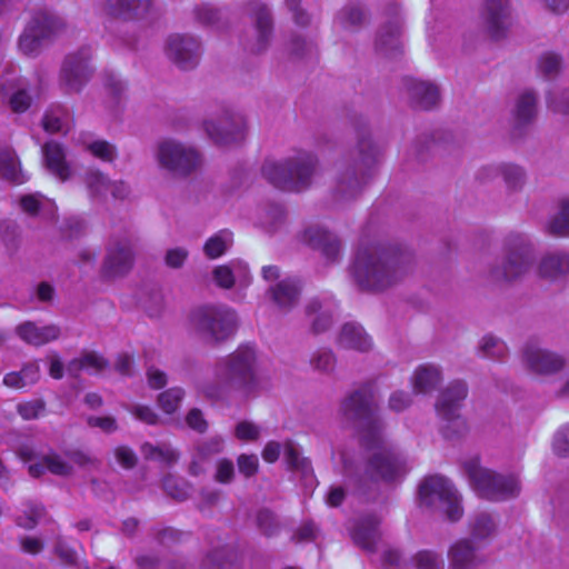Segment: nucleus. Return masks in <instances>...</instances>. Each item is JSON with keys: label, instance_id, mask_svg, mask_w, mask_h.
Wrapping results in <instances>:
<instances>
[{"label": "nucleus", "instance_id": "nucleus-1", "mask_svg": "<svg viewBox=\"0 0 569 569\" xmlns=\"http://www.w3.org/2000/svg\"><path fill=\"white\" fill-rule=\"evenodd\" d=\"M376 408L372 386H365L357 390L341 405L343 417L359 426L361 442L371 451L368 461L361 468L355 465L346 453L341 456L346 478L360 487L378 481L399 482L409 471L406 457L398 449L386 443L381 433V423L376 416Z\"/></svg>", "mask_w": 569, "mask_h": 569}, {"label": "nucleus", "instance_id": "nucleus-2", "mask_svg": "<svg viewBox=\"0 0 569 569\" xmlns=\"http://www.w3.org/2000/svg\"><path fill=\"white\" fill-rule=\"evenodd\" d=\"M409 257L398 248L361 242L352 264L353 277L363 290L379 291L398 281Z\"/></svg>", "mask_w": 569, "mask_h": 569}, {"label": "nucleus", "instance_id": "nucleus-3", "mask_svg": "<svg viewBox=\"0 0 569 569\" xmlns=\"http://www.w3.org/2000/svg\"><path fill=\"white\" fill-rule=\"evenodd\" d=\"M256 353L251 347H239L233 353L218 361L214 382L198 385V390L209 399H222L232 391L250 395L254 391Z\"/></svg>", "mask_w": 569, "mask_h": 569}, {"label": "nucleus", "instance_id": "nucleus-4", "mask_svg": "<svg viewBox=\"0 0 569 569\" xmlns=\"http://www.w3.org/2000/svg\"><path fill=\"white\" fill-rule=\"evenodd\" d=\"M317 159L307 151H298L286 161L267 159L261 168L262 176L276 188L300 191L310 184L316 172Z\"/></svg>", "mask_w": 569, "mask_h": 569}, {"label": "nucleus", "instance_id": "nucleus-5", "mask_svg": "<svg viewBox=\"0 0 569 569\" xmlns=\"http://www.w3.org/2000/svg\"><path fill=\"white\" fill-rule=\"evenodd\" d=\"M67 29L66 20L48 9H38L31 13L18 40L20 52L28 57L40 53L44 43L51 41Z\"/></svg>", "mask_w": 569, "mask_h": 569}, {"label": "nucleus", "instance_id": "nucleus-6", "mask_svg": "<svg viewBox=\"0 0 569 569\" xmlns=\"http://www.w3.org/2000/svg\"><path fill=\"white\" fill-rule=\"evenodd\" d=\"M463 468L471 487L483 498L505 500L520 491V482L515 476H502L485 469L477 458L466 461Z\"/></svg>", "mask_w": 569, "mask_h": 569}, {"label": "nucleus", "instance_id": "nucleus-7", "mask_svg": "<svg viewBox=\"0 0 569 569\" xmlns=\"http://www.w3.org/2000/svg\"><path fill=\"white\" fill-rule=\"evenodd\" d=\"M359 156V161L347 166L337 178L336 192L342 199H351L360 193L373 173V167L379 159V151L370 140H361Z\"/></svg>", "mask_w": 569, "mask_h": 569}, {"label": "nucleus", "instance_id": "nucleus-8", "mask_svg": "<svg viewBox=\"0 0 569 569\" xmlns=\"http://www.w3.org/2000/svg\"><path fill=\"white\" fill-rule=\"evenodd\" d=\"M419 500L426 507L443 511L451 521L463 513L460 495L452 482L441 476L428 477L420 483Z\"/></svg>", "mask_w": 569, "mask_h": 569}, {"label": "nucleus", "instance_id": "nucleus-9", "mask_svg": "<svg viewBox=\"0 0 569 569\" xmlns=\"http://www.w3.org/2000/svg\"><path fill=\"white\" fill-rule=\"evenodd\" d=\"M192 327L203 337L216 342L231 337L237 330L236 312L224 306H206L190 315Z\"/></svg>", "mask_w": 569, "mask_h": 569}, {"label": "nucleus", "instance_id": "nucleus-10", "mask_svg": "<svg viewBox=\"0 0 569 569\" xmlns=\"http://www.w3.org/2000/svg\"><path fill=\"white\" fill-rule=\"evenodd\" d=\"M531 262V249L520 233H510L503 242V256L499 264L491 270L498 281H512L525 274Z\"/></svg>", "mask_w": 569, "mask_h": 569}, {"label": "nucleus", "instance_id": "nucleus-11", "mask_svg": "<svg viewBox=\"0 0 569 569\" xmlns=\"http://www.w3.org/2000/svg\"><path fill=\"white\" fill-rule=\"evenodd\" d=\"M468 393L463 381L457 380L443 389L436 402V411L441 420V432L446 438H452L466 429V422L460 409Z\"/></svg>", "mask_w": 569, "mask_h": 569}, {"label": "nucleus", "instance_id": "nucleus-12", "mask_svg": "<svg viewBox=\"0 0 569 569\" xmlns=\"http://www.w3.org/2000/svg\"><path fill=\"white\" fill-rule=\"evenodd\" d=\"M156 158L159 166L174 176L186 177L201 164L199 152L176 140H163L158 144Z\"/></svg>", "mask_w": 569, "mask_h": 569}, {"label": "nucleus", "instance_id": "nucleus-13", "mask_svg": "<svg viewBox=\"0 0 569 569\" xmlns=\"http://www.w3.org/2000/svg\"><path fill=\"white\" fill-rule=\"evenodd\" d=\"M91 47L84 46L64 58L60 70V84L67 92L80 91L91 78Z\"/></svg>", "mask_w": 569, "mask_h": 569}, {"label": "nucleus", "instance_id": "nucleus-14", "mask_svg": "<svg viewBox=\"0 0 569 569\" xmlns=\"http://www.w3.org/2000/svg\"><path fill=\"white\" fill-rule=\"evenodd\" d=\"M31 101L29 82L16 70H9L0 78V102L2 106L14 113H23L31 106Z\"/></svg>", "mask_w": 569, "mask_h": 569}, {"label": "nucleus", "instance_id": "nucleus-15", "mask_svg": "<svg viewBox=\"0 0 569 569\" xmlns=\"http://www.w3.org/2000/svg\"><path fill=\"white\" fill-rule=\"evenodd\" d=\"M209 139L218 146H230L244 137L246 121L241 113L227 111L217 121L209 119L203 123Z\"/></svg>", "mask_w": 569, "mask_h": 569}, {"label": "nucleus", "instance_id": "nucleus-16", "mask_svg": "<svg viewBox=\"0 0 569 569\" xmlns=\"http://www.w3.org/2000/svg\"><path fill=\"white\" fill-rule=\"evenodd\" d=\"M244 11L254 24V39L250 40L246 48L252 53H261L268 48L272 34L271 12L268 6L259 0L248 1Z\"/></svg>", "mask_w": 569, "mask_h": 569}, {"label": "nucleus", "instance_id": "nucleus-17", "mask_svg": "<svg viewBox=\"0 0 569 569\" xmlns=\"http://www.w3.org/2000/svg\"><path fill=\"white\" fill-rule=\"evenodd\" d=\"M281 452H283L289 469L299 471L310 485L315 482L310 461L301 457L298 446L291 440H286L283 443L269 441L262 450V458L264 461L272 463L278 460Z\"/></svg>", "mask_w": 569, "mask_h": 569}, {"label": "nucleus", "instance_id": "nucleus-18", "mask_svg": "<svg viewBox=\"0 0 569 569\" xmlns=\"http://www.w3.org/2000/svg\"><path fill=\"white\" fill-rule=\"evenodd\" d=\"M153 10V0H101L97 4L99 14L123 21L146 19Z\"/></svg>", "mask_w": 569, "mask_h": 569}, {"label": "nucleus", "instance_id": "nucleus-19", "mask_svg": "<svg viewBox=\"0 0 569 569\" xmlns=\"http://www.w3.org/2000/svg\"><path fill=\"white\" fill-rule=\"evenodd\" d=\"M132 263L131 239L129 237L111 239L102 266L103 276L107 278L123 276L131 269Z\"/></svg>", "mask_w": 569, "mask_h": 569}, {"label": "nucleus", "instance_id": "nucleus-20", "mask_svg": "<svg viewBox=\"0 0 569 569\" xmlns=\"http://www.w3.org/2000/svg\"><path fill=\"white\" fill-rule=\"evenodd\" d=\"M166 56L182 70L193 69L200 58V43L190 36L171 34L166 42Z\"/></svg>", "mask_w": 569, "mask_h": 569}, {"label": "nucleus", "instance_id": "nucleus-21", "mask_svg": "<svg viewBox=\"0 0 569 569\" xmlns=\"http://www.w3.org/2000/svg\"><path fill=\"white\" fill-rule=\"evenodd\" d=\"M402 47V22L398 4L388 9V20L380 27L375 40L378 52L391 56Z\"/></svg>", "mask_w": 569, "mask_h": 569}, {"label": "nucleus", "instance_id": "nucleus-22", "mask_svg": "<svg viewBox=\"0 0 569 569\" xmlns=\"http://www.w3.org/2000/svg\"><path fill=\"white\" fill-rule=\"evenodd\" d=\"M523 360L527 367L539 375H551L560 371L565 365V359L547 349L540 348L535 342H529L523 349Z\"/></svg>", "mask_w": 569, "mask_h": 569}, {"label": "nucleus", "instance_id": "nucleus-23", "mask_svg": "<svg viewBox=\"0 0 569 569\" xmlns=\"http://www.w3.org/2000/svg\"><path fill=\"white\" fill-rule=\"evenodd\" d=\"M67 457L68 460L58 453L51 452L44 456L41 462L31 463L29 466V473L31 477L38 478L48 470L57 476H68L72 471V463L81 466L88 461L87 456L78 451L68 453Z\"/></svg>", "mask_w": 569, "mask_h": 569}, {"label": "nucleus", "instance_id": "nucleus-24", "mask_svg": "<svg viewBox=\"0 0 569 569\" xmlns=\"http://www.w3.org/2000/svg\"><path fill=\"white\" fill-rule=\"evenodd\" d=\"M509 0H485L481 9V18L492 37L499 38L510 23Z\"/></svg>", "mask_w": 569, "mask_h": 569}, {"label": "nucleus", "instance_id": "nucleus-25", "mask_svg": "<svg viewBox=\"0 0 569 569\" xmlns=\"http://www.w3.org/2000/svg\"><path fill=\"white\" fill-rule=\"evenodd\" d=\"M379 523L380 519L373 513L359 518L351 528L353 542L363 550L373 552L381 536Z\"/></svg>", "mask_w": 569, "mask_h": 569}, {"label": "nucleus", "instance_id": "nucleus-26", "mask_svg": "<svg viewBox=\"0 0 569 569\" xmlns=\"http://www.w3.org/2000/svg\"><path fill=\"white\" fill-rule=\"evenodd\" d=\"M301 241L309 247L320 250L329 260L335 261L340 253V241L320 226H310L301 234Z\"/></svg>", "mask_w": 569, "mask_h": 569}, {"label": "nucleus", "instance_id": "nucleus-27", "mask_svg": "<svg viewBox=\"0 0 569 569\" xmlns=\"http://www.w3.org/2000/svg\"><path fill=\"white\" fill-rule=\"evenodd\" d=\"M338 309L337 302L329 296L311 299L306 306V315L311 321L315 332L326 331L332 323Z\"/></svg>", "mask_w": 569, "mask_h": 569}, {"label": "nucleus", "instance_id": "nucleus-28", "mask_svg": "<svg viewBox=\"0 0 569 569\" xmlns=\"http://www.w3.org/2000/svg\"><path fill=\"white\" fill-rule=\"evenodd\" d=\"M478 546L470 539L456 541L448 551L450 569H472L481 560L477 553Z\"/></svg>", "mask_w": 569, "mask_h": 569}, {"label": "nucleus", "instance_id": "nucleus-29", "mask_svg": "<svg viewBox=\"0 0 569 569\" xmlns=\"http://www.w3.org/2000/svg\"><path fill=\"white\" fill-rule=\"evenodd\" d=\"M47 169L61 181L71 176V168L66 161L63 148L56 141H49L42 147Z\"/></svg>", "mask_w": 569, "mask_h": 569}, {"label": "nucleus", "instance_id": "nucleus-30", "mask_svg": "<svg viewBox=\"0 0 569 569\" xmlns=\"http://www.w3.org/2000/svg\"><path fill=\"white\" fill-rule=\"evenodd\" d=\"M213 278L219 287L226 289L231 288L234 282L240 286H248L250 281L248 266L241 261L217 267L213 271Z\"/></svg>", "mask_w": 569, "mask_h": 569}, {"label": "nucleus", "instance_id": "nucleus-31", "mask_svg": "<svg viewBox=\"0 0 569 569\" xmlns=\"http://www.w3.org/2000/svg\"><path fill=\"white\" fill-rule=\"evenodd\" d=\"M16 332L21 340L33 346L48 343L60 336V329L56 326L39 327L30 321L19 325Z\"/></svg>", "mask_w": 569, "mask_h": 569}, {"label": "nucleus", "instance_id": "nucleus-32", "mask_svg": "<svg viewBox=\"0 0 569 569\" xmlns=\"http://www.w3.org/2000/svg\"><path fill=\"white\" fill-rule=\"evenodd\" d=\"M223 448V440L220 437H212L209 440L199 443L192 455L190 471L193 475H199L206 470V466L211 459L220 453Z\"/></svg>", "mask_w": 569, "mask_h": 569}, {"label": "nucleus", "instance_id": "nucleus-33", "mask_svg": "<svg viewBox=\"0 0 569 569\" xmlns=\"http://www.w3.org/2000/svg\"><path fill=\"white\" fill-rule=\"evenodd\" d=\"M407 88L413 102L421 109H430L439 101V90L433 83L410 79Z\"/></svg>", "mask_w": 569, "mask_h": 569}, {"label": "nucleus", "instance_id": "nucleus-34", "mask_svg": "<svg viewBox=\"0 0 569 569\" xmlns=\"http://www.w3.org/2000/svg\"><path fill=\"white\" fill-rule=\"evenodd\" d=\"M269 291L279 308L290 309L299 300L301 286L297 279L286 278L279 281L274 287H271Z\"/></svg>", "mask_w": 569, "mask_h": 569}, {"label": "nucleus", "instance_id": "nucleus-35", "mask_svg": "<svg viewBox=\"0 0 569 569\" xmlns=\"http://www.w3.org/2000/svg\"><path fill=\"white\" fill-rule=\"evenodd\" d=\"M338 341L341 347L358 351H367L372 346L370 337L366 333L363 328L356 322H347L343 325Z\"/></svg>", "mask_w": 569, "mask_h": 569}, {"label": "nucleus", "instance_id": "nucleus-36", "mask_svg": "<svg viewBox=\"0 0 569 569\" xmlns=\"http://www.w3.org/2000/svg\"><path fill=\"white\" fill-rule=\"evenodd\" d=\"M540 274L542 278L556 280L569 272V253L555 251L548 253L541 261Z\"/></svg>", "mask_w": 569, "mask_h": 569}, {"label": "nucleus", "instance_id": "nucleus-37", "mask_svg": "<svg viewBox=\"0 0 569 569\" xmlns=\"http://www.w3.org/2000/svg\"><path fill=\"white\" fill-rule=\"evenodd\" d=\"M367 14L359 3L350 2L342 7L335 18V27L343 31H353L360 28Z\"/></svg>", "mask_w": 569, "mask_h": 569}, {"label": "nucleus", "instance_id": "nucleus-38", "mask_svg": "<svg viewBox=\"0 0 569 569\" xmlns=\"http://www.w3.org/2000/svg\"><path fill=\"white\" fill-rule=\"evenodd\" d=\"M77 141L84 150L101 161L111 162L117 157L113 144L102 139H96L91 133H81Z\"/></svg>", "mask_w": 569, "mask_h": 569}, {"label": "nucleus", "instance_id": "nucleus-39", "mask_svg": "<svg viewBox=\"0 0 569 569\" xmlns=\"http://www.w3.org/2000/svg\"><path fill=\"white\" fill-rule=\"evenodd\" d=\"M500 173L509 189H518L522 186L525 181V172L523 170L515 164H501L499 167H488L483 168L479 174L480 178L486 180L495 177Z\"/></svg>", "mask_w": 569, "mask_h": 569}, {"label": "nucleus", "instance_id": "nucleus-40", "mask_svg": "<svg viewBox=\"0 0 569 569\" xmlns=\"http://www.w3.org/2000/svg\"><path fill=\"white\" fill-rule=\"evenodd\" d=\"M440 381L441 371L433 365L419 366L412 376V386L417 393H427L433 390Z\"/></svg>", "mask_w": 569, "mask_h": 569}, {"label": "nucleus", "instance_id": "nucleus-41", "mask_svg": "<svg viewBox=\"0 0 569 569\" xmlns=\"http://www.w3.org/2000/svg\"><path fill=\"white\" fill-rule=\"evenodd\" d=\"M43 129L50 133H67L71 126V116L62 106H52L47 109L43 120Z\"/></svg>", "mask_w": 569, "mask_h": 569}, {"label": "nucleus", "instance_id": "nucleus-42", "mask_svg": "<svg viewBox=\"0 0 569 569\" xmlns=\"http://www.w3.org/2000/svg\"><path fill=\"white\" fill-rule=\"evenodd\" d=\"M108 367V361L99 353L88 351L82 353L79 358L73 359L68 365V372L70 375H78L80 371L88 373H99Z\"/></svg>", "mask_w": 569, "mask_h": 569}, {"label": "nucleus", "instance_id": "nucleus-43", "mask_svg": "<svg viewBox=\"0 0 569 569\" xmlns=\"http://www.w3.org/2000/svg\"><path fill=\"white\" fill-rule=\"evenodd\" d=\"M20 207L28 214L54 218L56 204L40 193L26 194L20 198Z\"/></svg>", "mask_w": 569, "mask_h": 569}, {"label": "nucleus", "instance_id": "nucleus-44", "mask_svg": "<svg viewBox=\"0 0 569 569\" xmlns=\"http://www.w3.org/2000/svg\"><path fill=\"white\" fill-rule=\"evenodd\" d=\"M40 378V367L37 362L27 363L19 372H9L3 383L10 388H24L36 383Z\"/></svg>", "mask_w": 569, "mask_h": 569}, {"label": "nucleus", "instance_id": "nucleus-45", "mask_svg": "<svg viewBox=\"0 0 569 569\" xmlns=\"http://www.w3.org/2000/svg\"><path fill=\"white\" fill-rule=\"evenodd\" d=\"M471 540L480 542L489 539L496 531V522L487 512L475 515L469 522Z\"/></svg>", "mask_w": 569, "mask_h": 569}, {"label": "nucleus", "instance_id": "nucleus-46", "mask_svg": "<svg viewBox=\"0 0 569 569\" xmlns=\"http://www.w3.org/2000/svg\"><path fill=\"white\" fill-rule=\"evenodd\" d=\"M537 97L532 91H523L515 107V120L518 124H526L533 120L537 113Z\"/></svg>", "mask_w": 569, "mask_h": 569}, {"label": "nucleus", "instance_id": "nucleus-47", "mask_svg": "<svg viewBox=\"0 0 569 569\" xmlns=\"http://www.w3.org/2000/svg\"><path fill=\"white\" fill-rule=\"evenodd\" d=\"M0 174L14 183H23L27 180L19 170L14 152L9 148L0 150Z\"/></svg>", "mask_w": 569, "mask_h": 569}, {"label": "nucleus", "instance_id": "nucleus-48", "mask_svg": "<svg viewBox=\"0 0 569 569\" xmlns=\"http://www.w3.org/2000/svg\"><path fill=\"white\" fill-rule=\"evenodd\" d=\"M232 241V232L220 230L206 241L203 251L208 258L216 259L231 247Z\"/></svg>", "mask_w": 569, "mask_h": 569}, {"label": "nucleus", "instance_id": "nucleus-49", "mask_svg": "<svg viewBox=\"0 0 569 569\" xmlns=\"http://www.w3.org/2000/svg\"><path fill=\"white\" fill-rule=\"evenodd\" d=\"M141 452L146 459L164 465H171L178 459V453L167 443L154 446L147 442L141 447Z\"/></svg>", "mask_w": 569, "mask_h": 569}, {"label": "nucleus", "instance_id": "nucleus-50", "mask_svg": "<svg viewBox=\"0 0 569 569\" xmlns=\"http://www.w3.org/2000/svg\"><path fill=\"white\" fill-rule=\"evenodd\" d=\"M84 182L92 199L100 200L109 192L110 181L98 170H90L86 173Z\"/></svg>", "mask_w": 569, "mask_h": 569}, {"label": "nucleus", "instance_id": "nucleus-51", "mask_svg": "<svg viewBox=\"0 0 569 569\" xmlns=\"http://www.w3.org/2000/svg\"><path fill=\"white\" fill-rule=\"evenodd\" d=\"M548 231L553 236H569V200L561 201L558 213L548 223Z\"/></svg>", "mask_w": 569, "mask_h": 569}, {"label": "nucleus", "instance_id": "nucleus-52", "mask_svg": "<svg viewBox=\"0 0 569 569\" xmlns=\"http://www.w3.org/2000/svg\"><path fill=\"white\" fill-rule=\"evenodd\" d=\"M183 397V389L179 387H173L159 395L158 405L162 409V411L170 415L179 409Z\"/></svg>", "mask_w": 569, "mask_h": 569}, {"label": "nucleus", "instance_id": "nucleus-53", "mask_svg": "<svg viewBox=\"0 0 569 569\" xmlns=\"http://www.w3.org/2000/svg\"><path fill=\"white\" fill-rule=\"evenodd\" d=\"M479 352L482 357L501 359L507 353V347L502 340L488 335L480 341Z\"/></svg>", "mask_w": 569, "mask_h": 569}, {"label": "nucleus", "instance_id": "nucleus-54", "mask_svg": "<svg viewBox=\"0 0 569 569\" xmlns=\"http://www.w3.org/2000/svg\"><path fill=\"white\" fill-rule=\"evenodd\" d=\"M417 569H443V559L432 550L418 551L411 559Z\"/></svg>", "mask_w": 569, "mask_h": 569}, {"label": "nucleus", "instance_id": "nucleus-55", "mask_svg": "<svg viewBox=\"0 0 569 569\" xmlns=\"http://www.w3.org/2000/svg\"><path fill=\"white\" fill-rule=\"evenodd\" d=\"M42 512H43L42 507H40L33 502H27L24 505L22 515H20L17 519V523L20 527H23L27 529L33 528L38 523L39 519L41 518Z\"/></svg>", "mask_w": 569, "mask_h": 569}, {"label": "nucleus", "instance_id": "nucleus-56", "mask_svg": "<svg viewBox=\"0 0 569 569\" xmlns=\"http://www.w3.org/2000/svg\"><path fill=\"white\" fill-rule=\"evenodd\" d=\"M286 218L284 209L281 204L272 203L264 210L262 224L270 231L277 229Z\"/></svg>", "mask_w": 569, "mask_h": 569}, {"label": "nucleus", "instance_id": "nucleus-57", "mask_svg": "<svg viewBox=\"0 0 569 569\" xmlns=\"http://www.w3.org/2000/svg\"><path fill=\"white\" fill-rule=\"evenodd\" d=\"M257 526L266 536L276 535L280 528L276 516L267 509H262L257 513Z\"/></svg>", "mask_w": 569, "mask_h": 569}, {"label": "nucleus", "instance_id": "nucleus-58", "mask_svg": "<svg viewBox=\"0 0 569 569\" xmlns=\"http://www.w3.org/2000/svg\"><path fill=\"white\" fill-rule=\"evenodd\" d=\"M310 363L318 371L330 372L335 368L336 359L330 350L321 349L313 353Z\"/></svg>", "mask_w": 569, "mask_h": 569}, {"label": "nucleus", "instance_id": "nucleus-59", "mask_svg": "<svg viewBox=\"0 0 569 569\" xmlns=\"http://www.w3.org/2000/svg\"><path fill=\"white\" fill-rule=\"evenodd\" d=\"M561 66V59L553 52H546L541 54L538 61L539 71L546 77L555 76Z\"/></svg>", "mask_w": 569, "mask_h": 569}, {"label": "nucleus", "instance_id": "nucleus-60", "mask_svg": "<svg viewBox=\"0 0 569 569\" xmlns=\"http://www.w3.org/2000/svg\"><path fill=\"white\" fill-rule=\"evenodd\" d=\"M163 489L169 496L177 500H183L188 496V489L184 481L172 476H168L163 479Z\"/></svg>", "mask_w": 569, "mask_h": 569}, {"label": "nucleus", "instance_id": "nucleus-61", "mask_svg": "<svg viewBox=\"0 0 569 569\" xmlns=\"http://www.w3.org/2000/svg\"><path fill=\"white\" fill-rule=\"evenodd\" d=\"M17 410L24 420L36 419L44 411V402L37 399L19 403Z\"/></svg>", "mask_w": 569, "mask_h": 569}, {"label": "nucleus", "instance_id": "nucleus-62", "mask_svg": "<svg viewBox=\"0 0 569 569\" xmlns=\"http://www.w3.org/2000/svg\"><path fill=\"white\" fill-rule=\"evenodd\" d=\"M234 435L239 440L254 441L260 436V428L252 422L241 421L236 426Z\"/></svg>", "mask_w": 569, "mask_h": 569}, {"label": "nucleus", "instance_id": "nucleus-63", "mask_svg": "<svg viewBox=\"0 0 569 569\" xmlns=\"http://www.w3.org/2000/svg\"><path fill=\"white\" fill-rule=\"evenodd\" d=\"M553 450L558 456L569 455V425L561 427L553 438Z\"/></svg>", "mask_w": 569, "mask_h": 569}, {"label": "nucleus", "instance_id": "nucleus-64", "mask_svg": "<svg viewBox=\"0 0 569 569\" xmlns=\"http://www.w3.org/2000/svg\"><path fill=\"white\" fill-rule=\"evenodd\" d=\"M127 410L129 412H131V415L136 419H138L144 423L156 425L158 421L157 413L150 407L141 406V405H132V406L128 407Z\"/></svg>", "mask_w": 569, "mask_h": 569}]
</instances>
